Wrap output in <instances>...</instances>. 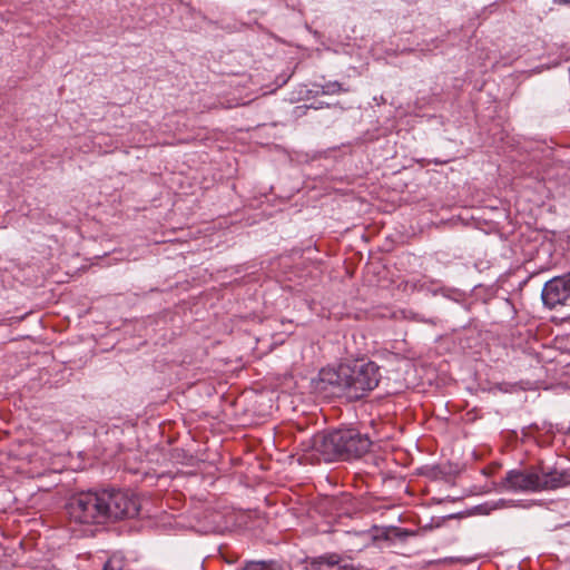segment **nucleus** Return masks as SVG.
I'll return each mask as SVG.
<instances>
[{
	"instance_id": "obj_1",
	"label": "nucleus",
	"mask_w": 570,
	"mask_h": 570,
	"mask_svg": "<svg viewBox=\"0 0 570 570\" xmlns=\"http://www.w3.org/2000/svg\"><path fill=\"white\" fill-rule=\"evenodd\" d=\"M138 499L119 489L88 490L72 494L66 503L70 523L97 525L135 518L139 514Z\"/></svg>"
},
{
	"instance_id": "obj_6",
	"label": "nucleus",
	"mask_w": 570,
	"mask_h": 570,
	"mask_svg": "<svg viewBox=\"0 0 570 570\" xmlns=\"http://www.w3.org/2000/svg\"><path fill=\"white\" fill-rule=\"evenodd\" d=\"M323 566L337 567L336 570H358L354 564L345 562L344 558L335 552L325 553L308 561V570H321Z\"/></svg>"
},
{
	"instance_id": "obj_9",
	"label": "nucleus",
	"mask_w": 570,
	"mask_h": 570,
	"mask_svg": "<svg viewBox=\"0 0 570 570\" xmlns=\"http://www.w3.org/2000/svg\"><path fill=\"white\" fill-rule=\"evenodd\" d=\"M553 2L557 4L570 6V0H553Z\"/></svg>"
},
{
	"instance_id": "obj_8",
	"label": "nucleus",
	"mask_w": 570,
	"mask_h": 570,
	"mask_svg": "<svg viewBox=\"0 0 570 570\" xmlns=\"http://www.w3.org/2000/svg\"><path fill=\"white\" fill-rule=\"evenodd\" d=\"M317 87L320 88V90H316V94L322 95H335L348 91L347 89L343 88L342 83H340L338 81H328Z\"/></svg>"
},
{
	"instance_id": "obj_7",
	"label": "nucleus",
	"mask_w": 570,
	"mask_h": 570,
	"mask_svg": "<svg viewBox=\"0 0 570 570\" xmlns=\"http://www.w3.org/2000/svg\"><path fill=\"white\" fill-rule=\"evenodd\" d=\"M282 564L275 560L246 561L238 570H282Z\"/></svg>"
},
{
	"instance_id": "obj_4",
	"label": "nucleus",
	"mask_w": 570,
	"mask_h": 570,
	"mask_svg": "<svg viewBox=\"0 0 570 570\" xmlns=\"http://www.w3.org/2000/svg\"><path fill=\"white\" fill-rule=\"evenodd\" d=\"M568 484H570L568 470L547 471L539 465H530L524 469L509 470L499 485L503 491L533 493L557 490Z\"/></svg>"
},
{
	"instance_id": "obj_5",
	"label": "nucleus",
	"mask_w": 570,
	"mask_h": 570,
	"mask_svg": "<svg viewBox=\"0 0 570 570\" xmlns=\"http://www.w3.org/2000/svg\"><path fill=\"white\" fill-rule=\"evenodd\" d=\"M541 298L549 308H554L557 305H566L568 299H570V272L546 282Z\"/></svg>"
},
{
	"instance_id": "obj_2",
	"label": "nucleus",
	"mask_w": 570,
	"mask_h": 570,
	"mask_svg": "<svg viewBox=\"0 0 570 570\" xmlns=\"http://www.w3.org/2000/svg\"><path fill=\"white\" fill-rule=\"evenodd\" d=\"M320 382L333 389V393L357 401L377 387L381 367L373 361L357 358L341 363L337 367L320 371Z\"/></svg>"
},
{
	"instance_id": "obj_3",
	"label": "nucleus",
	"mask_w": 570,
	"mask_h": 570,
	"mask_svg": "<svg viewBox=\"0 0 570 570\" xmlns=\"http://www.w3.org/2000/svg\"><path fill=\"white\" fill-rule=\"evenodd\" d=\"M372 444L371 436L355 428L316 433L302 442L304 451L314 452V455L324 462L360 459L370 451Z\"/></svg>"
}]
</instances>
